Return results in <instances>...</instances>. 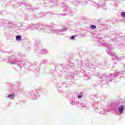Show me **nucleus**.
<instances>
[{
  "instance_id": "1",
  "label": "nucleus",
  "mask_w": 125,
  "mask_h": 125,
  "mask_svg": "<svg viewBox=\"0 0 125 125\" xmlns=\"http://www.w3.org/2000/svg\"><path fill=\"white\" fill-rule=\"evenodd\" d=\"M124 111V106L121 105L119 108V113L120 114H122L123 112Z\"/></svg>"
},
{
  "instance_id": "5",
  "label": "nucleus",
  "mask_w": 125,
  "mask_h": 125,
  "mask_svg": "<svg viewBox=\"0 0 125 125\" xmlns=\"http://www.w3.org/2000/svg\"><path fill=\"white\" fill-rule=\"evenodd\" d=\"M121 16H122V17H125V12H123L121 13Z\"/></svg>"
},
{
  "instance_id": "3",
  "label": "nucleus",
  "mask_w": 125,
  "mask_h": 125,
  "mask_svg": "<svg viewBox=\"0 0 125 125\" xmlns=\"http://www.w3.org/2000/svg\"><path fill=\"white\" fill-rule=\"evenodd\" d=\"M14 97V94H12V95H9V96L7 97V98H12Z\"/></svg>"
},
{
  "instance_id": "6",
  "label": "nucleus",
  "mask_w": 125,
  "mask_h": 125,
  "mask_svg": "<svg viewBox=\"0 0 125 125\" xmlns=\"http://www.w3.org/2000/svg\"><path fill=\"white\" fill-rule=\"evenodd\" d=\"M91 29H96V26L94 25H92L91 26Z\"/></svg>"
},
{
  "instance_id": "4",
  "label": "nucleus",
  "mask_w": 125,
  "mask_h": 125,
  "mask_svg": "<svg viewBox=\"0 0 125 125\" xmlns=\"http://www.w3.org/2000/svg\"><path fill=\"white\" fill-rule=\"evenodd\" d=\"M83 92H81L79 94V98H82V97H83Z\"/></svg>"
},
{
  "instance_id": "2",
  "label": "nucleus",
  "mask_w": 125,
  "mask_h": 125,
  "mask_svg": "<svg viewBox=\"0 0 125 125\" xmlns=\"http://www.w3.org/2000/svg\"><path fill=\"white\" fill-rule=\"evenodd\" d=\"M16 39L17 41H21V40H22V38L21 37V36H17L16 37Z\"/></svg>"
},
{
  "instance_id": "7",
  "label": "nucleus",
  "mask_w": 125,
  "mask_h": 125,
  "mask_svg": "<svg viewBox=\"0 0 125 125\" xmlns=\"http://www.w3.org/2000/svg\"><path fill=\"white\" fill-rule=\"evenodd\" d=\"M71 40H74V39H75V36H72L71 38H70Z\"/></svg>"
}]
</instances>
